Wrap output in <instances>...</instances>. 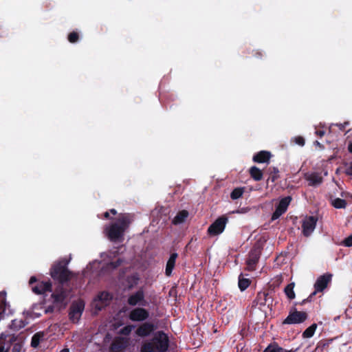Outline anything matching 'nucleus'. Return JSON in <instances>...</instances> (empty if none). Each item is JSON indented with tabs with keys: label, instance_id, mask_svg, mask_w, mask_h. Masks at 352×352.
<instances>
[{
	"label": "nucleus",
	"instance_id": "obj_25",
	"mask_svg": "<svg viewBox=\"0 0 352 352\" xmlns=\"http://www.w3.org/2000/svg\"><path fill=\"white\" fill-rule=\"evenodd\" d=\"M270 175L268 179H270L272 182H276L279 177V170L276 167H270L267 170Z\"/></svg>",
	"mask_w": 352,
	"mask_h": 352
},
{
	"label": "nucleus",
	"instance_id": "obj_21",
	"mask_svg": "<svg viewBox=\"0 0 352 352\" xmlns=\"http://www.w3.org/2000/svg\"><path fill=\"white\" fill-rule=\"evenodd\" d=\"M177 258V254L173 253L170 255L169 259L167 261L166 267V276H170L172 271L175 267V261Z\"/></svg>",
	"mask_w": 352,
	"mask_h": 352
},
{
	"label": "nucleus",
	"instance_id": "obj_35",
	"mask_svg": "<svg viewBox=\"0 0 352 352\" xmlns=\"http://www.w3.org/2000/svg\"><path fill=\"white\" fill-rule=\"evenodd\" d=\"M292 141L300 146H303L305 143V138L302 136H296L292 139Z\"/></svg>",
	"mask_w": 352,
	"mask_h": 352
},
{
	"label": "nucleus",
	"instance_id": "obj_9",
	"mask_svg": "<svg viewBox=\"0 0 352 352\" xmlns=\"http://www.w3.org/2000/svg\"><path fill=\"white\" fill-rule=\"evenodd\" d=\"M291 200L292 198L289 196L283 198L279 201L278 206L276 207L275 211L272 214L271 220H276L283 213H285L290 204Z\"/></svg>",
	"mask_w": 352,
	"mask_h": 352
},
{
	"label": "nucleus",
	"instance_id": "obj_4",
	"mask_svg": "<svg viewBox=\"0 0 352 352\" xmlns=\"http://www.w3.org/2000/svg\"><path fill=\"white\" fill-rule=\"evenodd\" d=\"M111 296L107 292H101L93 301L91 306L94 314L106 307L110 302Z\"/></svg>",
	"mask_w": 352,
	"mask_h": 352
},
{
	"label": "nucleus",
	"instance_id": "obj_51",
	"mask_svg": "<svg viewBox=\"0 0 352 352\" xmlns=\"http://www.w3.org/2000/svg\"><path fill=\"white\" fill-rule=\"evenodd\" d=\"M117 262H118V263L117 265H113V267H116V266H117V265H120V261H119V260H118V261H117Z\"/></svg>",
	"mask_w": 352,
	"mask_h": 352
},
{
	"label": "nucleus",
	"instance_id": "obj_6",
	"mask_svg": "<svg viewBox=\"0 0 352 352\" xmlns=\"http://www.w3.org/2000/svg\"><path fill=\"white\" fill-rule=\"evenodd\" d=\"M331 278L332 274L329 273L320 276L314 284L315 291L311 294V296L316 295L317 292H322L331 282Z\"/></svg>",
	"mask_w": 352,
	"mask_h": 352
},
{
	"label": "nucleus",
	"instance_id": "obj_10",
	"mask_svg": "<svg viewBox=\"0 0 352 352\" xmlns=\"http://www.w3.org/2000/svg\"><path fill=\"white\" fill-rule=\"evenodd\" d=\"M307 315L303 311H294L291 313L284 320L285 324H298L304 322Z\"/></svg>",
	"mask_w": 352,
	"mask_h": 352
},
{
	"label": "nucleus",
	"instance_id": "obj_20",
	"mask_svg": "<svg viewBox=\"0 0 352 352\" xmlns=\"http://www.w3.org/2000/svg\"><path fill=\"white\" fill-rule=\"evenodd\" d=\"M250 177L256 182L261 181L263 179V171L258 167L253 166L249 169Z\"/></svg>",
	"mask_w": 352,
	"mask_h": 352
},
{
	"label": "nucleus",
	"instance_id": "obj_37",
	"mask_svg": "<svg viewBox=\"0 0 352 352\" xmlns=\"http://www.w3.org/2000/svg\"><path fill=\"white\" fill-rule=\"evenodd\" d=\"M342 244L346 247L352 246V235L346 237L342 242Z\"/></svg>",
	"mask_w": 352,
	"mask_h": 352
},
{
	"label": "nucleus",
	"instance_id": "obj_11",
	"mask_svg": "<svg viewBox=\"0 0 352 352\" xmlns=\"http://www.w3.org/2000/svg\"><path fill=\"white\" fill-rule=\"evenodd\" d=\"M148 317V312L143 308H135L131 310L129 318L132 321H143Z\"/></svg>",
	"mask_w": 352,
	"mask_h": 352
},
{
	"label": "nucleus",
	"instance_id": "obj_14",
	"mask_svg": "<svg viewBox=\"0 0 352 352\" xmlns=\"http://www.w3.org/2000/svg\"><path fill=\"white\" fill-rule=\"evenodd\" d=\"M272 153L267 151H261L254 155L252 160L256 163H269Z\"/></svg>",
	"mask_w": 352,
	"mask_h": 352
},
{
	"label": "nucleus",
	"instance_id": "obj_18",
	"mask_svg": "<svg viewBox=\"0 0 352 352\" xmlns=\"http://www.w3.org/2000/svg\"><path fill=\"white\" fill-rule=\"evenodd\" d=\"M144 294L142 291H138L135 294L131 295L129 299L128 302L131 305H143Z\"/></svg>",
	"mask_w": 352,
	"mask_h": 352
},
{
	"label": "nucleus",
	"instance_id": "obj_31",
	"mask_svg": "<svg viewBox=\"0 0 352 352\" xmlns=\"http://www.w3.org/2000/svg\"><path fill=\"white\" fill-rule=\"evenodd\" d=\"M250 283V282L248 278H240L239 280V287L242 291L247 289L249 287Z\"/></svg>",
	"mask_w": 352,
	"mask_h": 352
},
{
	"label": "nucleus",
	"instance_id": "obj_13",
	"mask_svg": "<svg viewBox=\"0 0 352 352\" xmlns=\"http://www.w3.org/2000/svg\"><path fill=\"white\" fill-rule=\"evenodd\" d=\"M226 221H214L208 229V233L210 236H216L221 234L225 229Z\"/></svg>",
	"mask_w": 352,
	"mask_h": 352
},
{
	"label": "nucleus",
	"instance_id": "obj_32",
	"mask_svg": "<svg viewBox=\"0 0 352 352\" xmlns=\"http://www.w3.org/2000/svg\"><path fill=\"white\" fill-rule=\"evenodd\" d=\"M68 41L72 43H75L79 40V34L77 32L73 31L68 34Z\"/></svg>",
	"mask_w": 352,
	"mask_h": 352
},
{
	"label": "nucleus",
	"instance_id": "obj_43",
	"mask_svg": "<svg viewBox=\"0 0 352 352\" xmlns=\"http://www.w3.org/2000/svg\"><path fill=\"white\" fill-rule=\"evenodd\" d=\"M36 281L35 277H32L30 279V285H32L33 283H34Z\"/></svg>",
	"mask_w": 352,
	"mask_h": 352
},
{
	"label": "nucleus",
	"instance_id": "obj_46",
	"mask_svg": "<svg viewBox=\"0 0 352 352\" xmlns=\"http://www.w3.org/2000/svg\"><path fill=\"white\" fill-rule=\"evenodd\" d=\"M216 220H219V221L228 220V218L225 216H221V217H218Z\"/></svg>",
	"mask_w": 352,
	"mask_h": 352
},
{
	"label": "nucleus",
	"instance_id": "obj_48",
	"mask_svg": "<svg viewBox=\"0 0 352 352\" xmlns=\"http://www.w3.org/2000/svg\"><path fill=\"white\" fill-rule=\"evenodd\" d=\"M0 352H8V349H5L3 346L0 347Z\"/></svg>",
	"mask_w": 352,
	"mask_h": 352
},
{
	"label": "nucleus",
	"instance_id": "obj_40",
	"mask_svg": "<svg viewBox=\"0 0 352 352\" xmlns=\"http://www.w3.org/2000/svg\"><path fill=\"white\" fill-rule=\"evenodd\" d=\"M254 56H256V58H262L263 56V54L261 52H259V51H255L254 53Z\"/></svg>",
	"mask_w": 352,
	"mask_h": 352
},
{
	"label": "nucleus",
	"instance_id": "obj_24",
	"mask_svg": "<svg viewBox=\"0 0 352 352\" xmlns=\"http://www.w3.org/2000/svg\"><path fill=\"white\" fill-rule=\"evenodd\" d=\"M264 352H294L292 350H287L280 346L277 344L273 343L270 344L265 350Z\"/></svg>",
	"mask_w": 352,
	"mask_h": 352
},
{
	"label": "nucleus",
	"instance_id": "obj_23",
	"mask_svg": "<svg viewBox=\"0 0 352 352\" xmlns=\"http://www.w3.org/2000/svg\"><path fill=\"white\" fill-rule=\"evenodd\" d=\"M302 228L304 235L309 236L316 228V221H303Z\"/></svg>",
	"mask_w": 352,
	"mask_h": 352
},
{
	"label": "nucleus",
	"instance_id": "obj_15",
	"mask_svg": "<svg viewBox=\"0 0 352 352\" xmlns=\"http://www.w3.org/2000/svg\"><path fill=\"white\" fill-rule=\"evenodd\" d=\"M52 285L49 282H38L36 285L32 286V291L36 294H43L51 291Z\"/></svg>",
	"mask_w": 352,
	"mask_h": 352
},
{
	"label": "nucleus",
	"instance_id": "obj_34",
	"mask_svg": "<svg viewBox=\"0 0 352 352\" xmlns=\"http://www.w3.org/2000/svg\"><path fill=\"white\" fill-rule=\"evenodd\" d=\"M41 337L42 335L40 333H36L32 337L31 344L33 347H36L39 344Z\"/></svg>",
	"mask_w": 352,
	"mask_h": 352
},
{
	"label": "nucleus",
	"instance_id": "obj_36",
	"mask_svg": "<svg viewBox=\"0 0 352 352\" xmlns=\"http://www.w3.org/2000/svg\"><path fill=\"white\" fill-rule=\"evenodd\" d=\"M133 328H134V326H133V325H127V326L124 327V328H122L120 330V333L122 335L127 336L131 332V331L133 330Z\"/></svg>",
	"mask_w": 352,
	"mask_h": 352
},
{
	"label": "nucleus",
	"instance_id": "obj_8",
	"mask_svg": "<svg viewBox=\"0 0 352 352\" xmlns=\"http://www.w3.org/2000/svg\"><path fill=\"white\" fill-rule=\"evenodd\" d=\"M84 308L85 303L82 300H78L72 304L69 312V318L73 322H77L79 320Z\"/></svg>",
	"mask_w": 352,
	"mask_h": 352
},
{
	"label": "nucleus",
	"instance_id": "obj_41",
	"mask_svg": "<svg viewBox=\"0 0 352 352\" xmlns=\"http://www.w3.org/2000/svg\"><path fill=\"white\" fill-rule=\"evenodd\" d=\"M349 122H344V124H340L338 125L341 130H344L346 125H348Z\"/></svg>",
	"mask_w": 352,
	"mask_h": 352
},
{
	"label": "nucleus",
	"instance_id": "obj_27",
	"mask_svg": "<svg viewBox=\"0 0 352 352\" xmlns=\"http://www.w3.org/2000/svg\"><path fill=\"white\" fill-rule=\"evenodd\" d=\"M294 287V283H292L285 288V293L289 299H294L295 298Z\"/></svg>",
	"mask_w": 352,
	"mask_h": 352
},
{
	"label": "nucleus",
	"instance_id": "obj_16",
	"mask_svg": "<svg viewBox=\"0 0 352 352\" xmlns=\"http://www.w3.org/2000/svg\"><path fill=\"white\" fill-rule=\"evenodd\" d=\"M154 330V325L151 323H144L136 330V334L140 337H146Z\"/></svg>",
	"mask_w": 352,
	"mask_h": 352
},
{
	"label": "nucleus",
	"instance_id": "obj_17",
	"mask_svg": "<svg viewBox=\"0 0 352 352\" xmlns=\"http://www.w3.org/2000/svg\"><path fill=\"white\" fill-rule=\"evenodd\" d=\"M329 200L330 201L331 205L337 209L345 208L347 205V202L345 199L335 197L332 195H329Z\"/></svg>",
	"mask_w": 352,
	"mask_h": 352
},
{
	"label": "nucleus",
	"instance_id": "obj_1",
	"mask_svg": "<svg viewBox=\"0 0 352 352\" xmlns=\"http://www.w3.org/2000/svg\"><path fill=\"white\" fill-rule=\"evenodd\" d=\"M168 347L167 336L162 332H157L151 340L144 342L140 352H166Z\"/></svg>",
	"mask_w": 352,
	"mask_h": 352
},
{
	"label": "nucleus",
	"instance_id": "obj_45",
	"mask_svg": "<svg viewBox=\"0 0 352 352\" xmlns=\"http://www.w3.org/2000/svg\"><path fill=\"white\" fill-rule=\"evenodd\" d=\"M12 352H20L19 346H14L12 349Z\"/></svg>",
	"mask_w": 352,
	"mask_h": 352
},
{
	"label": "nucleus",
	"instance_id": "obj_28",
	"mask_svg": "<svg viewBox=\"0 0 352 352\" xmlns=\"http://www.w3.org/2000/svg\"><path fill=\"white\" fill-rule=\"evenodd\" d=\"M317 325L316 324H313L310 327H309L302 333L303 338H309L312 337L315 333Z\"/></svg>",
	"mask_w": 352,
	"mask_h": 352
},
{
	"label": "nucleus",
	"instance_id": "obj_47",
	"mask_svg": "<svg viewBox=\"0 0 352 352\" xmlns=\"http://www.w3.org/2000/svg\"><path fill=\"white\" fill-rule=\"evenodd\" d=\"M109 213H111L113 215H116L117 214V211L115 209H111Z\"/></svg>",
	"mask_w": 352,
	"mask_h": 352
},
{
	"label": "nucleus",
	"instance_id": "obj_53",
	"mask_svg": "<svg viewBox=\"0 0 352 352\" xmlns=\"http://www.w3.org/2000/svg\"><path fill=\"white\" fill-rule=\"evenodd\" d=\"M35 314L36 316H38L41 315V314H38V313H34Z\"/></svg>",
	"mask_w": 352,
	"mask_h": 352
},
{
	"label": "nucleus",
	"instance_id": "obj_3",
	"mask_svg": "<svg viewBox=\"0 0 352 352\" xmlns=\"http://www.w3.org/2000/svg\"><path fill=\"white\" fill-rule=\"evenodd\" d=\"M51 275L54 279H57L61 283L67 281L72 276V274L67 268L61 265H55L52 270Z\"/></svg>",
	"mask_w": 352,
	"mask_h": 352
},
{
	"label": "nucleus",
	"instance_id": "obj_29",
	"mask_svg": "<svg viewBox=\"0 0 352 352\" xmlns=\"http://www.w3.org/2000/svg\"><path fill=\"white\" fill-rule=\"evenodd\" d=\"M243 192L244 190L243 188H236L232 191L230 197L233 200L237 199L243 195Z\"/></svg>",
	"mask_w": 352,
	"mask_h": 352
},
{
	"label": "nucleus",
	"instance_id": "obj_50",
	"mask_svg": "<svg viewBox=\"0 0 352 352\" xmlns=\"http://www.w3.org/2000/svg\"><path fill=\"white\" fill-rule=\"evenodd\" d=\"M60 352H69V349H63V350H61Z\"/></svg>",
	"mask_w": 352,
	"mask_h": 352
},
{
	"label": "nucleus",
	"instance_id": "obj_39",
	"mask_svg": "<svg viewBox=\"0 0 352 352\" xmlns=\"http://www.w3.org/2000/svg\"><path fill=\"white\" fill-rule=\"evenodd\" d=\"M316 134L320 138H322L325 134V132L323 130H318L316 131Z\"/></svg>",
	"mask_w": 352,
	"mask_h": 352
},
{
	"label": "nucleus",
	"instance_id": "obj_2",
	"mask_svg": "<svg viewBox=\"0 0 352 352\" xmlns=\"http://www.w3.org/2000/svg\"><path fill=\"white\" fill-rule=\"evenodd\" d=\"M126 227L124 221L113 223L106 229L107 235L111 241L120 240Z\"/></svg>",
	"mask_w": 352,
	"mask_h": 352
},
{
	"label": "nucleus",
	"instance_id": "obj_38",
	"mask_svg": "<svg viewBox=\"0 0 352 352\" xmlns=\"http://www.w3.org/2000/svg\"><path fill=\"white\" fill-rule=\"evenodd\" d=\"M344 173L348 176H352V162H350L349 166L345 169Z\"/></svg>",
	"mask_w": 352,
	"mask_h": 352
},
{
	"label": "nucleus",
	"instance_id": "obj_52",
	"mask_svg": "<svg viewBox=\"0 0 352 352\" xmlns=\"http://www.w3.org/2000/svg\"><path fill=\"white\" fill-rule=\"evenodd\" d=\"M40 306H34L33 310L37 309Z\"/></svg>",
	"mask_w": 352,
	"mask_h": 352
},
{
	"label": "nucleus",
	"instance_id": "obj_44",
	"mask_svg": "<svg viewBox=\"0 0 352 352\" xmlns=\"http://www.w3.org/2000/svg\"><path fill=\"white\" fill-rule=\"evenodd\" d=\"M340 195L342 197H347V196H349V193L347 192H342Z\"/></svg>",
	"mask_w": 352,
	"mask_h": 352
},
{
	"label": "nucleus",
	"instance_id": "obj_30",
	"mask_svg": "<svg viewBox=\"0 0 352 352\" xmlns=\"http://www.w3.org/2000/svg\"><path fill=\"white\" fill-rule=\"evenodd\" d=\"M189 216V212L186 210H179L172 220H186Z\"/></svg>",
	"mask_w": 352,
	"mask_h": 352
},
{
	"label": "nucleus",
	"instance_id": "obj_22",
	"mask_svg": "<svg viewBox=\"0 0 352 352\" xmlns=\"http://www.w3.org/2000/svg\"><path fill=\"white\" fill-rule=\"evenodd\" d=\"M128 341L123 338L116 340L111 345L112 352H119L122 348L127 346Z\"/></svg>",
	"mask_w": 352,
	"mask_h": 352
},
{
	"label": "nucleus",
	"instance_id": "obj_5",
	"mask_svg": "<svg viewBox=\"0 0 352 352\" xmlns=\"http://www.w3.org/2000/svg\"><path fill=\"white\" fill-rule=\"evenodd\" d=\"M170 209L169 207L157 205L151 211V215L153 220H170L169 214Z\"/></svg>",
	"mask_w": 352,
	"mask_h": 352
},
{
	"label": "nucleus",
	"instance_id": "obj_7",
	"mask_svg": "<svg viewBox=\"0 0 352 352\" xmlns=\"http://www.w3.org/2000/svg\"><path fill=\"white\" fill-rule=\"evenodd\" d=\"M261 242L258 241L249 255L247 260V267L248 270H254V267L259 259L261 248Z\"/></svg>",
	"mask_w": 352,
	"mask_h": 352
},
{
	"label": "nucleus",
	"instance_id": "obj_12",
	"mask_svg": "<svg viewBox=\"0 0 352 352\" xmlns=\"http://www.w3.org/2000/svg\"><path fill=\"white\" fill-rule=\"evenodd\" d=\"M305 178L308 182L309 186L316 187L323 182V177L320 173L317 172L307 173L305 175Z\"/></svg>",
	"mask_w": 352,
	"mask_h": 352
},
{
	"label": "nucleus",
	"instance_id": "obj_26",
	"mask_svg": "<svg viewBox=\"0 0 352 352\" xmlns=\"http://www.w3.org/2000/svg\"><path fill=\"white\" fill-rule=\"evenodd\" d=\"M52 298L54 299V302L57 305L63 303L65 298L66 297L65 293L63 292H60V293H54L52 295Z\"/></svg>",
	"mask_w": 352,
	"mask_h": 352
},
{
	"label": "nucleus",
	"instance_id": "obj_42",
	"mask_svg": "<svg viewBox=\"0 0 352 352\" xmlns=\"http://www.w3.org/2000/svg\"><path fill=\"white\" fill-rule=\"evenodd\" d=\"M348 151L352 154V142H350L349 144H348Z\"/></svg>",
	"mask_w": 352,
	"mask_h": 352
},
{
	"label": "nucleus",
	"instance_id": "obj_49",
	"mask_svg": "<svg viewBox=\"0 0 352 352\" xmlns=\"http://www.w3.org/2000/svg\"><path fill=\"white\" fill-rule=\"evenodd\" d=\"M307 220H310V221H312V220H318L317 219H316L313 216H310L309 217L308 219Z\"/></svg>",
	"mask_w": 352,
	"mask_h": 352
},
{
	"label": "nucleus",
	"instance_id": "obj_33",
	"mask_svg": "<svg viewBox=\"0 0 352 352\" xmlns=\"http://www.w3.org/2000/svg\"><path fill=\"white\" fill-rule=\"evenodd\" d=\"M6 307V295L4 293H0V315L5 311Z\"/></svg>",
	"mask_w": 352,
	"mask_h": 352
},
{
	"label": "nucleus",
	"instance_id": "obj_19",
	"mask_svg": "<svg viewBox=\"0 0 352 352\" xmlns=\"http://www.w3.org/2000/svg\"><path fill=\"white\" fill-rule=\"evenodd\" d=\"M102 216L104 218L108 219L109 220H133L136 218L133 214L131 213H121L117 219L109 218V211L104 212Z\"/></svg>",
	"mask_w": 352,
	"mask_h": 352
}]
</instances>
